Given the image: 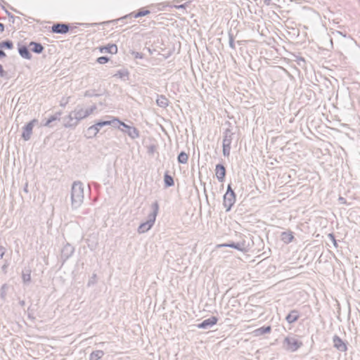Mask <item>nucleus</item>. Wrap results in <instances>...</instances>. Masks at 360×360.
<instances>
[{"label":"nucleus","mask_w":360,"mask_h":360,"mask_svg":"<svg viewBox=\"0 0 360 360\" xmlns=\"http://www.w3.org/2000/svg\"><path fill=\"white\" fill-rule=\"evenodd\" d=\"M68 30L69 27L65 24H56L52 26V31L55 33L65 34Z\"/></svg>","instance_id":"nucleus-7"},{"label":"nucleus","mask_w":360,"mask_h":360,"mask_svg":"<svg viewBox=\"0 0 360 360\" xmlns=\"http://www.w3.org/2000/svg\"><path fill=\"white\" fill-rule=\"evenodd\" d=\"M271 330V326H266V327H261L253 331V333L255 336H260L265 333H269Z\"/></svg>","instance_id":"nucleus-13"},{"label":"nucleus","mask_w":360,"mask_h":360,"mask_svg":"<svg viewBox=\"0 0 360 360\" xmlns=\"http://www.w3.org/2000/svg\"><path fill=\"white\" fill-rule=\"evenodd\" d=\"M184 7V5H180L179 6H177V8H183Z\"/></svg>","instance_id":"nucleus-33"},{"label":"nucleus","mask_w":360,"mask_h":360,"mask_svg":"<svg viewBox=\"0 0 360 360\" xmlns=\"http://www.w3.org/2000/svg\"><path fill=\"white\" fill-rule=\"evenodd\" d=\"M20 54L25 58H30V53L26 47H22L19 49Z\"/></svg>","instance_id":"nucleus-18"},{"label":"nucleus","mask_w":360,"mask_h":360,"mask_svg":"<svg viewBox=\"0 0 360 360\" xmlns=\"http://www.w3.org/2000/svg\"><path fill=\"white\" fill-rule=\"evenodd\" d=\"M37 120H32L31 122H30L29 123H27L25 127H24V131L22 134V138L25 139V140H28L30 139V136L32 133V129H33V127H34V123L36 122Z\"/></svg>","instance_id":"nucleus-4"},{"label":"nucleus","mask_w":360,"mask_h":360,"mask_svg":"<svg viewBox=\"0 0 360 360\" xmlns=\"http://www.w3.org/2000/svg\"><path fill=\"white\" fill-rule=\"evenodd\" d=\"M101 53L108 52L111 54H116L117 53V46L114 44H108L105 46H101L98 48Z\"/></svg>","instance_id":"nucleus-6"},{"label":"nucleus","mask_w":360,"mask_h":360,"mask_svg":"<svg viewBox=\"0 0 360 360\" xmlns=\"http://www.w3.org/2000/svg\"><path fill=\"white\" fill-rule=\"evenodd\" d=\"M0 253H1V257H2L3 255H4V250H3V248H0Z\"/></svg>","instance_id":"nucleus-29"},{"label":"nucleus","mask_w":360,"mask_h":360,"mask_svg":"<svg viewBox=\"0 0 360 360\" xmlns=\"http://www.w3.org/2000/svg\"><path fill=\"white\" fill-rule=\"evenodd\" d=\"M282 240L285 243H290L294 240V236L292 231L283 232L281 235Z\"/></svg>","instance_id":"nucleus-12"},{"label":"nucleus","mask_w":360,"mask_h":360,"mask_svg":"<svg viewBox=\"0 0 360 360\" xmlns=\"http://www.w3.org/2000/svg\"><path fill=\"white\" fill-rule=\"evenodd\" d=\"M164 181L167 186H171L174 185L173 178L167 174L165 175Z\"/></svg>","instance_id":"nucleus-19"},{"label":"nucleus","mask_w":360,"mask_h":360,"mask_svg":"<svg viewBox=\"0 0 360 360\" xmlns=\"http://www.w3.org/2000/svg\"><path fill=\"white\" fill-rule=\"evenodd\" d=\"M115 122H118L120 125H122L126 128H128V129L130 128L128 125L124 124L123 122H121L116 117H113L111 120H109V121L98 122L96 124H95L94 125H93L91 128L94 129L96 131H98L100 129V127H101L103 126H105V125H110L112 123H115Z\"/></svg>","instance_id":"nucleus-2"},{"label":"nucleus","mask_w":360,"mask_h":360,"mask_svg":"<svg viewBox=\"0 0 360 360\" xmlns=\"http://www.w3.org/2000/svg\"><path fill=\"white\" fill-rule=\"evenodd\" d=\"M72 200L75 201L74 193H72Z\"/></svg>","instance_id":"nucleus-30"},{"label":"nucleus","mask_w":360,"mask_h":360,"mask_svg":"<svg viewBox=\"0 0 360 360\" xmlns=\"http://www.w3.org/2000/svg\"><path fill=\"white\" fill-rule=\"evenodd\" d=\"M56 118L54 117H51L46 122V125H48L51 122L55 120Z\"/></svg>","instance_id":"nucleus-25"},{"label":"nucleus","mask_w":360,"mask_h":360,"mask_svg":"<svg viewBox=\"0 0 360 360\" xmlns=\"http://www.w3.org/2000/svg\"><path fill=\"white\" fill-rule=\"evenodd\" d=\"M4 75V69L1 65H0V76H3Z\"/></svg>","instance_id":"nucleus-26"},{"label":"nucleus","mask_w":360,"mask_h":360,"mask_svg":"<svg viewBox=\"0 0 360 360\" xmlns=\"http://www.w3.org/2000/svg\"><path fill=\"white\" fill-rule=\"evenodd\" d=\"M133 130L136 134H138L137 130L135 128H134Z\"/></svg>","instance_id":"nucleus-31"},{"label":"nucleus","mask_w":360,"mask_h":360,"mask_svg":"<svg viewBox=\"0 0 360 360\" xmlns=\"http://www.w3.org/2000/svg\"><path fill=\"white\" fill-rule=\"evenodd\" d=\"M333 344L334 347L341 351V352H346L347 349V347L346 344L343 342V340L338 336H334L333 337Z\"/></svg>","instance_id":"nucleus-5"},{"label":"nucleus","mask_w":360,"mask_h":360,"mask_svg":"<svg viewBox=\"0 0 360 360\" xmlns=\"http://www.w3.org/2000/svg\"><path fill=\"white\" fill-rule=\"evenodd\" d=\"M22 278H23L24 281H25V282L30 281L31 279L30 274H23Z\"/></svg>","instance_id":"nucleus-24"},{"label":"nucleus","mask_w":360,"mask_h":360,"mask_svg":"<svg viewBox=\"0 0 360 360\" xmlns=\"http://www.w3.org/2000/svg\"><path fill=\"white\" fill-rule=\"evenodd\" d=\"M149 13H150V11H148V10L144 11H140V12H139V13L136 15V17H139V16L146 15H148Z\"/></svg>","instance_id":"nucleus-23"},{"label":"nucleus","mask_w":360,"mask_h":360,"mask_svg":"<svg viewBox=\"0 0 360 360\" xmlns=\"http://www.w3.org/2000/svg\"><path fill=\"white\" fill-rule=\"evenodd\" d=\"M299 317V312L297 310H292L286 316V321L289 323H292L297 321Z\"/></svg>","instance_id":"nucleus-10"},{"label":"nucleus","mask_w":360,"mask_h":360,"mask_svg":"<svg viewBox=\"0 0 360 360\" xmlns=\"http://www.w3.org/2000/svg\"><path fill=\"white\" fill-rule=\"evenodd\" d=\"M30 47L32 51L37 53H41L44 49L43 46L40 44L35 42H31L30 44Z\"/></svg>","instance_id":"nucleus-15"},{"label":"nucleus","mask_w":360,"mask_h":360,"mask_svg":"<svg viewBox=\"0 0 360 360\" xmlns=\"http://www.w3.org/2000/svg\"><path fill=\"white\" fill-rule=\"evenodd\" d=\"M285 347L288 350L295 352L302 345V342L292 338H286L284 340Z\"/></svg>","instance_id":"nucleus-3"},{"label":"nucleus","mask_w":360,"mask_h":360,"mask_svg":"<svg viewBox=\"0 0 360 360\" xmlns=\"http://www.w3.org/2000/svg\"><path fill=\"white\" fill-rule=\"evenodd\" d=\"M108 60H109V58L107 57H105V56L99 57L97 59V62L99 63L100 64H105L107 62H108Z\"/></svg>","instance_id":"nucleus-22"},{"label":"nucleus","mask_w":360,"mask_h":360,"mask_svg":"<svg viewBox=\"0 0 360 360\" xmlns=\"http://www.w3.org/2000/svg\"><path fill=\"white\" fill-rule=\"evenodd\" d=\"M154 207H155L154 211H153V213L150 220L146 221V223H143L142 224L140 225L139 229V232H145V231L149 230L153 225V223L155 220V217L157 215L158 210L157 204H155L154 205Z\"/></svg>","instance_id":"nucleus-1"},{"label":"nucleus","mask_w":360,"mask_h":360,"mask_svg":"<svg viewBox=\"0 0 360 360\" xmlns=\"http://www.w3.org/2000/svg\"><path fill=\"white\" fill-rule=\"evenodd\" d=\"M231 139L225 137L223 141V153L225 156L229 155L230 153Z\"/></svg>","instance_id":"nucleus-11"},{"label":"nucleus","mask_w":360,"mask_h":360,"mask_svg":"<svg viewBox=\"0 0 360 360\" xmlns=\"http://www.w3.org/2000/svg\"><path fill=\"white\" fill-rule=\"evenodd\" d=\"M104 355L102 350H96L92 352L89 355V360H99Z\"/></svg>","instance_id":"nucleus-14"},{"label":"nucleus","mask_w":360,"mask_h":360,"mask_svg":"<svg viewBox=\"0 0 360 360\" xmlns=\"http://www.w3.org/2000/svg\"><path fill=\"white\" fill-rule=\"evenodd\" d=\"M82 198H83V197H82V196L81 198H79L78 201H79V202L82 201Z\"/></svg>","instance_id":"nucleus-32"},{"label":"nucleus","mask_w":360,"mask_h":360,"mask_svg":"<svg viewBox=\"0 0 360 360\" xmlns=\"http://www.w3.org/2000/svg\"><path fill=\"white\" fill-rule=\"evenodd\" d=\"M13 47L12 42L10 41H3L0 43V48H7V49H11Z\"/></svg>","instance_id":"nucleus-21"},{"label":"nucleus","mask_w":360,"mask_h":360,"mask_svg":"<svg viewBox=\"0 0 360 360\" xmlns=\"http://www.w3.org/2000/svg\"><path fill=\"white\" fill-rule=\"evenodd\" d=\"M217 322V319L215 316H212L210 319L204 320L201 323H200L198 327L199 328H206L209 326H212L215 325Z\"/></svg>","instance_id":"nucleus-8"},{"label":"nucleus","mask_w":360,"mask_h":360,"mask_svg":"<svg viewBox=\"0 0 360 360\" xmlns=\"http://www.w3.org/2000/svg\"><path fill=\"white\" fill-rule=\"evenodd\" d=\"M168 101L165 96H160L157 99V103L160 106L167 105Z\"/></svg>","instance_id":"nucleus-20"},{"label":"nucleus","mask_w":360,"mask_h":360,"mask_svg":"<svg viewBox=\"0 0 360 360\" xmlns=\"http://www.w3.org/2000/svg\"><path fill=\"white\" fill-rule=\"evenodd\" d=\"M188 155L184 153L181 152L178 156V161L179 163L185 164L188 162Z\"/></svg>","instance_id":"nucleus-16"},{"label":"nucleus","mask_w":360,"mask_h":360,"mask_svg":"<svg viewBox=\"0 0 360 360\" xmlns=\"http://www.w3.org/2000/svg\"><path fill=\"white\" fill-rule=\"evenodd\" d=\"M4 27L2 23L0 22V32H3Z\"/></svg>","instance_id":"nucleus-27"},{"label":"nucleus","mask_w":360,"mask_h":360,"mask_svg":"<svg viewBox=\"0 0 360 360\" xmlns=\"http://www.w3.org/2000/svg\"><path fill=\"white\" fill-rule=\"evenodd\" d=\"M5 56H6L5 53L3 51L0 50V57Z\"/></svg>","instance_id":"nucleus-28"},{"label":"nucleus","mask_w":360,"mask_h":360,"mask_svg":"<svg viewBox=\"0 0 360 360\" xmlns=\"http://www.w3.org/2000/svg\"><path fill=\"white\" fill-rule=\"evenodd\" d=\"M215 173H216L217 178L219 181H222L226 175L225 167L221 165H217L216 166Z\"/></svg>","instance_id":"nucleus-9"},{"label":"nucleus","mask_w":360,"mask_h":360,"mask_svg":"<svg viewBox=\"0 0 360 360\" xmlns=\"http://www.w3.org/2000/svg\"><path fill=\"white\" fill-rule=\"evenodd\" d=\"M217 248H222V247H230L235 249H237L238 250H242V248L240 244H235V243H229V244H219L217 245Z\"/></svg>","instance_id":"nucleus-17"}]
</instances>
